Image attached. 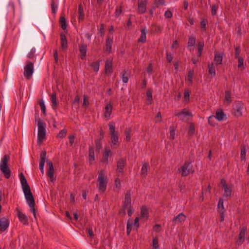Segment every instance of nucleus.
<instances>
[{
	"instance_id": "obj_4",
	"label": "nucleus",
	"mask_w": 249,
	"mask_h": 249,
	"mask_svg": "<svg viewBox=\"0 0 249 249\" xmlns=\"http://www.w3.org/2000/svg\"><path fill=\"white\" fill-rule=\"evenodd\" d=\"M98 181L99 182L98 186L99 191L102 193L105 192L107 188V178L104 175L103 171H101L99 173Z\"/></svg>"
},
{
	"instance_id": "obj_52",
	"label": "nucleus",
	"mask_w": 249,
	"mask_h": 249,
	"mask_svg": "<svg viewBox=\"0 0 249 249\" xmlns=\"http://www.w3.org/2000/svg\"><path fill=\"white\" fill-rule=\"evenodd\" d=\"M215 119L213 115H212L208 118V123L212 126H214L215 124Z\"/></svg>"
},
{
	"instance_id": "obj_59",
	"label": "nucleus",
	"mask_w": 249,
	"mask_h": 249,
	"mask_svg": "<svg viewBox=\"0 0 249 249\" xmlns=\"http://www.w3.org/2000/svg\"><path fill=\"white\" fill-rule=\"evenodd\" d=\"M154 4L156 7L164 4V0H155Z\"/></svg>"
},
{
	"instance_id": "obj_16",
	"label": "nucleus",
	"mask_w": 249,
	"mask_h": 249,
	"mask_svg": "<svg viewBox=\"0 0 249 249\" xmlns=\"http://www.w3.org/2000/svg\"><path fill=\"white\" fill-rule=\"evenodd\" d=\"M223 54L215 51L214 52V56L213 59V61L214 62V64L216 65H218L222 64V60H223Z\"/></svg>"
},
{
	"instance_id": "obj_6",
	"label": "nucleus",
	"mask_w": 249,
	"mask_h": 249,
	"mask_svg": "<svg viewBox=\"0 0 249 249\" xmlns=\"http://www.w3.org/2000/svg\"><path fill=\"white\" fill-rule=\"evenodd\" d=\"M38 136L37 142L40 144L42 140L45 139L46 135L45 124L39 119L37 122Z\"/></svg>"
},
{
	"instance_id": "obj_31",
	"label": "nucleus",
	"mask_w": 249,
	"mask_h": 249,
	"mask_svg": "<svg viewBox=\"0 0 249 249\" xmlns=\"http://www.w3.org/2000/svg\"><path fill=\"white\" fill-rule=\"evenodd\" d=\"M130 76V74L124 71L122 74L121 78L123 82L124 83H127L128 81L129 78Z\"/></svg>"
},
{
	"instance_id": "obj_28",
	"label": "nucleus",
	"mask_w": 249,
	"mask_h": 249,
	"mask_svg": "<svg viewBox=\"0 0 249 249\" xmlns=\"http://www.w3.org/2000/svg\"><path fill=\"white\" fill-rule=\"evenodd\" d=\"M51 100L52 103V107L55 109L58 106L57 100H56V94L53 93L51 96Z\"/></svg>"
},
{
	"instance_id": "obj_21",
	"label": "nucleus",
	"mask_w": 249,
	"mask_h": 249,
	"mask_svg": "<svg viewBox=\"0 0 249 249\" xmlns=\"http://www.w3.org/2000/svg\"><path fill=\"white\" fill-rule=\"evenodd\" d=\"M149 217V213L147 208L145 206H142L141 209V217L147 219Z\"/></svg>"
},
{
	"instance_id": "obj_12",
	"label": "nucleus",
	"mask_w": 249,
	"mask_h": 249,
	"mask_svg": "<svg viewBox=\"0 0 249 249\" xmlns=\"http://www.w3.org/2000/svg\"><path fill=\"white\" fill-rule=\"evenodd\" d=\"M126 165V160L121 159L119 160L117 162V169L116 171L117 172V176H119V173H121L122 174L123 173V170Z\"/></svg>"
},
{
	"instance_id": "obj_60",
	"label": "nucleus",
	"mask_w": 249,
	"mask_h": 249,
	"mask_svg": "<svg viewBox=\"0 0 249 249\" xmlns=\"http://www.w3.org/2000/svg\"><path fill=\"white\" fill-rule=\"evenodd\" d=\"M153 230L157 232H159L161 230V226L160 224H156L153 227Z\"/></svg>"
},
{
	"instance_id": "obj_53",
	"label": "nucleus",
	"mask_w": 249,
	"mask_h": 249,
	"mask_svg": "<svg viewBox=\"0 0 249 249\" xmlns=\"http://www.w3.org/2000/svg\"><path fill=\"white\" fill-rule=\"evenodd\" d=\"M41 110L44 115L46 114V107L43 100H41L39 103Z\"/></svg>"
},
{
	"instance_id": "obj_11",
	"label": "nucleus",
	"mask_w": 249,
	"mask_h": 249,
	"mask_svg": "<svg viewBox=\"0 0 249 249\" xmlns=\"http://www.w3.org/2000/svg\"><path fill=\"white\" fill-rule=\"evenodd\" d=\"M46 163L48 166L49 167V169L47 171V175L50 178L51 181H53L54 180V168L53 163L52 161L50 160H46Z\"/></svg>"
},
{
	"instance_id": "obj_9",
	"label": "nucleus",
	"mask_w": 249,
	"mask_h": 249,
	"mask_svg": "<svg viewBox=\"0 0 249 249\" xmlns=\"http://www.w3.org/2000/svg\"><path fill=\"white\" fill-rule=\"evenodd\" d=\"M16 211L19 221L25 225H28L29 222L27 216L22 213L19 208H17Z\"/></svg>"
},
{
	"instance_id": "obj_51",
	"label": "nucleus",
	"mask_w": 249,
	"mask_h": 249,
	"mask_svg": "<svg viewBox=\"0 0 249 249\" xmlns=\"http://www.w3.org/2000/svg\"><path fill=\"white\" fill-rule=\"evenodd\" d=\"M194 75V71L189 70L188 73L187 80L192 83L193 82V76Z\"/></svg>"
},
{
	"instance_id": "obj_64",
	"label": "nucleus",
	"mask_w": 249,
	"mask_h": 249,
	"mask_svg": "<svg viewBox=\"0 0 249 249\" xmlns=\"http://www.w3.org/2000/svg\"><path fill=\"white\" fill-rule=\"evenodd\" d=\"M166 59L169 63H171L173 60V56L170 53H167L166 54Z\"/></svg>"
},
{
	"instance_id": "obj_3",
	"label": "nucleus",
	"mask_w": 249,
	"mask_h": 249,
	"mask_svg": "<svg viewBox=\"0 0 249 249\" xmlns=\"http://www.w3.org/2000/svg\"><path fill=\"white\" fill-rule=\"evenodd\" d=\"M178 172L181 173V177H185L189 175L190 174L193 173V166L191 162L185 161L183 165L178 169Z\"/></svg>"
},
{
	"instance_id": "obj_37",
	"label": "nucleus",
	"mask_w": 249,
	"mask_h": 249,
	"mask_svg": "<svg viewBox=\"0 0 249 249\" xmlns=\"http://www.w3.org/2000/svg\"><path fill=\"white\" fill-rule=\"evenodd\" d=\"M223 199L222 198H220L219 199L217 204V210L219 212H225V210L223 205Z\"/></svg>"
},
{
	"instance_id": "obj_30",
	"label": "nucleus",
	"mask_w": 249,
	"mask_h": 249,
	"mask_svg": "<svg viewBox=\"0 0 249 249\" xmlns=\"http://www.w3.org/2000/svg\"><path fill=\"white\" fill-rule=\"evenodd\" d=\"M225 115L222 110H220L216 112L215 115L214 116V118L217 119L218 121H221L224 120Z\"/></svg>"
},
{
	"instance_id": "obj_8",
	"label": "nucleus",
	"mask_w": 249,
	"mask_h": 249,
	"mask_svg": "<svg viewBox=\"0 0 249 249\" xmlns=\"http://www.w3.org/2000/svg\"><path fill=\"white\" fill-rule=\"evenodd\" d=\"M34 64L29 62L24 67V75L27 79H30L34 72Z\"/></svg>"
},
{
	"instance_id": "obj_10",
	"label": "nucleus",
	"mask_w": 249,
	"mask_h": 249,
	"mask_svg": "<svg viewBox=\"0 0 249 249\" xmlns=\"http://www.w3.org/2000/svg\"><path fill=\"white\" fill-rule=\"evenodd\" d=\"M131 194L130 190L126 191L125 194L124 201L123 205V207L124 209H127V208L131 207Z\"/></svg>"
},
{
	"instance_id": "obj_46",
	"label": "nucleus",
	"mask_w": 249,
	"mask_h": 249,
	"mask_svg": "<svg viewBox=\"0 0 249 249\" xmlns=\"http://www.w3.org/2000/svg\"><path fill=\"white\" fill-rule=\"evenodd\" d=\"M246 149L245 146H242L241 147V160H244L246 158Z\"/></svg>"
},
{
	"instance_id": "obj_35",
	"label": "nucleus",
	"mask_w": 249,
	"mask_h": 249,
	"mask_svg": "<svg viewBox=\"0 0 249 249\" xmlns=\"http://www.w3.org/2000/svg\"><path fill=\"white\" fill-rule=\"evenodd\" d=\"M60 23L61 27L63 30H65L67 28L66 20L64 14H62L60 18Z\"/></svg>"
},
{
	"instance_id": "obj_61",
	"label": "nucleus",
	"mask_w": 249,
	"mask_h": 249,
	"mask_svg": "<svg viewBox=\"0 0 249 249\" xmlns=\"http://www.w3.org/2000/svg\"><path fill=\"white\" fill-rule=\"evenodd\" d=\"M189 96H190V91L188 90H185L184 93V100L186 101H189Z\"/></svg>"
},
{
	"instance_id": "obj_24",
	"label": "nucleus",
	"mask_w": 249,
	"mask_h": 249,
	"mask_svg": "<svg viewBox=\"0 0 249 249\" xmlns=\"http://www.w3.org/2000/svg\"><path fill=\"white\" fill-rule=\"evenodd\" d=\"M87 46L86 44H81L79 47V51L81 53V58L84 59L86 55Z\"/></svg>"
},
{
	"instance_id": "obj_34",
	"label": "nucleus",
	"mask_w": 249,
	"mask_h": 249,
	"mask_svg": "<svg viewBox=\"0 0 249 249\" xmlns=\"http://www.w3.org/2000/svg\"><path fill=\"white\" fill-rule=\"evenodd\" d=\"M176 127L174 125H172L170 126L169 128V132H170V139L172 140H174L176 136Z\"/></svg>"
},
{
	"instance_id": "obj_17",
	"label": "nucleus",
	"mask_w": 249,
	"mask_h": 249,
	"mask_svg": "<svg viewBox=\"0 0 249 249\" xmlns=\"http://www.w3.org/2000/svg\"><path fill=\"white\" fill-rule=\"evenodd\" d=\"M113 44V38H110L108 36L106 41V52L110 53L111 52L112 45Z\"/></svg>"
},
{
	"instance_id": "obj_63",
	"label": "nucleus",
	"mask_w": 249,
	"mask_h": 249,
	"mask_svg": "<svg viewBox=\"0 0 249 249\" xmlns=\"http://www.w3.org/2000/svg\"><path fill=\"white\" fill-rule=\"evenodd\" d=\"M99 33L101 34V36H103L105 34V27L104 24H101L100 25Z\"/></svg>"
},
{
	"instance_id": "obj_22",
	"label": "nucleus",
	"mask_w": 249,
	"mask_h": 249,
	"mask_svg": "<svg viewBox=\"0 0 249 249\" xmlns=\"http://www.w3.org/2000/svg\"><path fill=\"white\" fill-rule=\"evenodd\" d=\"M224 189V194L223 195L224 197H230L232 192V186H225L223 188Z\"/></svg>"
},
{
	"instance_id": "obj_18",
	"label": "nucleus",
	"mask_w": 249,
	"mask_h": 249,
	"mask_svg": "<svg viewBox=\"0 0 249 249\" xmlns=\"http://www.w3.org/2000/svg\"><path fill=\"white\" fill-rule=\"evenodd\" d=\"M112 104L111 102L106 104L104 114V116L106 118H108L110 117L112 112Z\"/></svg>"
},
{
	"instance_id": "obj_45",
	"label": "nucleus",
	"mask_w": 249,
	"mask_h": 249,
	"mask_svg": "<svg viewBox=\"0 0 249 249\" xmlns=\"http://www.w3.org/2000/svg\"><path fill=\"white\" fill-rule=\"evenodd\" d=\"M152 247L154 249H159V240H158V238L155 237L153 239Z\"/></svg>"
},
{
	"instance_id": "obj_33",
	"label": "nucleus",
	"mask_w": 249,
	"mask_h": 249,
	"mask_svg": "<svg viewBox=\"0 0 249 249\" xmlns=\"http://www.w3.org/2000/svg\"><path fill=\"white\" fill-rule=\"evenodd\" d=\"M148 168L149 164L148 163H143L141 171V175L145 177L147 174Z\"/></svg>"
},
{
	"instance_id": "obj_36",
	"label": "nucleus",
	"mask_w": 249,
	"mask_h": 249,
	"mask_svg": "<svg viewBox=\"0 0 249 249\" xmlns=\"http://www.w3.org/2000/svg\"><path fill=\"white\" fill-rule=\"evenodd\" d=\"M246 231V230L244 228H243L240 231L238 239L240 242H241V244L244 242Z\"/></svg>"
},
{
	"instance_id": "obj_55",
	"label": "nucleus",
	"mask_w": 249,
	"mask_h": 249,
	"mask_svg": "<svg viewBox=\"0 0 249 249\" xmlns=\"http://www.w3.org/2000/svg\"><path fill=\"white\" fill-rule=\"evenodd\" d=\"M89 105V97L88 96L84 95L83 96V106L87 107Z\"/></svg>"
},
{
	"instance_id": "obj_58",
	"label": "nucleus",
	"mask_w": 249,
	"mask_h": 249,
	"mask_svg": "<svg viewBox=\"0 0 249 249\" xmlns=\"http://www.w3.org/2000/svg\"><path fill=\"white\" fill-rule=\"evenodd\" d=\"M122 11V6H120L119 7H117L115 12V16L116 17H118L119 15L121 14Z\"/></svg>"
},
{
	"instance_id": "obj_38",
	"label": "nucleus",
	"mask_w": 249,
	"mask_h": 249,
	"mask_svg": "<svg viewBox=\"0 0 249 249\" xmlns=\"http://www.w3.org/2000/svg\"><path fill=\"white\" fill-rule=\"evenodd\" d=\"M225 101L230 104L231 102V93L229 90H226L225 92Z\"/></svg>"
},
{
	"instance_id": "obj_19",
	"label": "nucleus",
	"mask_w": 249,
	"mask_h": 249,
	"mask_svg": "<svg viewBox=\"0 0 249 249\" xmlns=\"http://www.w3.org/2000/svg\"><path fill=\"white\" fill-rule=\"evenodd\" d=\"M105 72L110 73L112 72V61L111 59H107L105 62Z\"/></svg>"
},
{
	"instance_id": "obj_41",
	"label": "nucleus",
	"mask_w": 249,
	"mask_h": 249,
	"mask_svg": "<svg viewBox=\"0 0 249 249\" xmlns=\"http://www.w3.org/2000/svg\"><path fill=\"white\" fill-rule=\"evenodd\" d=\"M99 66L100 64L98 61L93 62L90 64V66L92 67L93 71L96 72H97L99 71Z\"/></svg>"
},
{
	"instance_id": "obj_47",
	"label": "nucleus",
	"mask_w": 249,
	"mask_h": 249,
	"mask_svg": "<svg viewBox=\"0 0 249 249\" xmlns=\"http://www.w3.org/2000/svg\"><path fill=\"white\" fill-rule=\"evenodd\" d=\"M196 44V38L194 36H191L189 38L188 42V46H193Z\"/></svg>"
},
{
	"instance_id": "obj_20",
	"label": "nucleus",
	"mask_w": 249,
	"mask_h": 249,
	"mask_svg": "<svg viewBox=\"0 0 249 249\" xmlns=\"http://www.w3.org/2000/svg\"><path fill=\"white\" fill-rule=\"evenodd\" d=\"M186 116H192V114L191 112L188 111L186 109L184 108L181 111L178 112H176L175 115L178 116L180 120H183V118L182 117V115Z\"/></svg>"
},
{
	"instance_id": "obj_62",
	"label": "nucleus",
	"mask_w": 249,
	"mask_h": 249,
	"mask_svg": "<svg viewBox=\"0 0 249 249\" xmlns=\"http://www.w3.org/2000/svg\"><path fill=\"white\" fill-rule=\"evenodd\" d=\"M164 16L166 18H170L172 17V13L170 10H167L164 13Z\"/></svg>"
},
{
	"instance_id": "obj_44",
	"label": "nucleus",
	"mask_w": 249,
	"mask_h": 249,
	"mask_svg": "<svg viewBox=\"0 0 249 249\" xmlns=\"http://www.w3.org/2000/svg\"><path fill=\"white\" fill-rule=\"evenodd\" d=\"M102 140H100L99 139L96 140L95 141V145H96V151L98 153L100 152V149L102 147V144L101 143V141Z\"/></svg>"
},
{
	"instance_id": "obj_2",
	"label": "nucleus",
	"mask_w": 249,
	"mask_h": 249,
	"mask_svg": "<svg viewBox=\"0 0 249 249\" xmlns=\"http://www.w3.org/2000/svg\"><path fill=\"white\" fill-rule=\"evenodd\" d=\"M10 160V156L8 155H4L1 159L0 163V170L6 178H10L11 176V171L9 168L8 162Z\"/></svg>"
},
{
	"instance_id": "obj_43",
	"label": "nucleus",
	"mask_w": 249,
	"mask_h": 249,
	"mask_svg": "<svg viewBox=\"0 0 249 249\" xmlns=\"http://www.w3.org/2000/svg\"><path fill=\"white\" fill-rule=\"evenodd\" d=\"M208 23V20L207 19H202L200 21V25L201 28L204 31H205L206 30V25Z\"/></svg>"
},
{
	"instance_id": "obj_32",
	"label": "nucleus",
	"mask_w": 249,
	"mask_h": 249,
	"mask_svg": "<svg viewBox=\"0 0 249 249\" xmlns=\"http://www.w3.org/2000/svg\"><path fill=\"white\" fill-rule=\"evenodd\" d=\"M78 15H79V20H82L84 18V13L83 10V7L82 4H80L78 5Z\"/></svg>"
},
{
	"instance_id": "obj_26",
	"label": "nucleus",
	"mask_w": 249,
	"mask_h": 249,
	"mask_svg": "<svg viewBox=\"0 0 249 249\" xmlns=\"http://www.w3.org/2000/svg\"><path fill=\"white\" fill-rule=\"evenodd\" d=\"M60 38L61 45L62 49H67L68 47V44L66 36L64 34H61L60 35Z\"/></svg>"
},
{
	"instance_id": "obj_23",
	"label": "nucleus",
	"mask_w": 249,
	"mask_h": 249,
	"mask_svg": "<svg viewBox=\"0 0 249 249\" xmlns=\"http://www.w3.org/2000/svg\"><path fill=\"white\" fill-rule=\"evenodd\" d=\"M46 151H42L40 154L39 167H44L46 158Z\"/></svg>"
},
{
	"instance_id": "obj_39",
	"label": "nucleus",
	"mask_w": 249,
	"mask_h": 249,
	"mask_svg": "<svg viewBox=\"0 0 249 249\" xmlns=\"http://www.w3.org/2000/svg\"><path fill=\"white\" fill-rule=\"evenodd\" d=\"M147 100L149 102L148 104H151L152 102V91L151 89H148L146 91Z\"/></svg>"
},
{
	"instance_id": "obj_48",
	"label": "nucleus",
	"mask_w": 249,
	"mask_h": 249,
	"mask_svg": "<svg viewBox=\"0 0 249 249\" xmlns=\"http://www.w3.org/2000/svg\"><path fill=\"white\" fill-rule=\"evenodd\" d=\"M195 125L193 124H191L189 126L188 134L189 136H192L195 133Z\"/></svg>"
},
{
	"instance_id": "obj_29",
	"label": "nucleus",
	"mask_w": 249,
	"mask_h": 249,
	"mask_svg": "<svg viewBox=\"0 0 249 249\" xmlns=\"http://www.w3.org/2000/svg\"><path fill=\"white\" fill-rule=\"evenodd\" d=\"M89 159L90 163H91L95 160L94 148L92 146H89Z\"/></svg>"
},
{
	"instance_id": "obj_15",
	"label": "nucleus",
	"mask_w": 249,
	"mask_h": 249,
	"mask_svg": "<svg viewBox=\"0 0 249 249\" xmlns=\"http://www.w3.org/2000/svg\"><path fill=\"white\" fill-rule=\"evenodd\" d=\"M186 219V216L183 213H180L175 216L173 219L172 222L174 224L177 223H182Z\"/></svg>"
},
{
	"instance_id": "obj_7",
	"label": "nucleus",
	"mask_w": 249,
	"mask_h": 249,
	"mask_svg": "<svg viewBox=\"0 0 249 249\" xmlns=\"http://www.w3.org/2000/svg\"><path fill=\"white\" fill-rule=\"evenodd\" d=\"M244 108V104L240 101H236L233 106V114L237 117L242 115V110Z\"/></svg>"
},
{
	"instance_id": "obj_56",
	"label": "nucleus",
	"mask_w": 249,
	"mask_h": 249,
	"mask_svg": "<svg viewBox=\"0 0 249 249\" xmlns=\"http://www.w3.org/2000/svg\"><path fill=\"white\" fill-rule=\"evenodd\" d=\"M240 52H241V49H240V47H236L235 48V58H238L241 57L239 56Z\"/></svg>"
},
{
	"instance_id": "obj_13",
	"label": "nucleus",
	"mask_w": 249,
	"mask_h": 249,
	"mask_svg": "<svg viewBox=\"0 0 249 249\" xmlns=\"http://www.w3.org/2000/svg\"><path fill=\"white\" fill-rule=\"evenodd\" d=\"M9 226V219L6 217L0 218V231L1 232L5 231Z\"/></svg>"
},
{
	"instance_id": "obj_25",
	"label": "nucleus",
	"mask_w": 249,
	"mask_h": 249,
	"mask_svg": "<svg viewBox=\"0 0 249 249\" xmlns=\"http://www.w3.org/2000/svg\"><path fill=\"white\" fill-rule=\"evenodd\" d=\"M141 34L140 37L138 40V42L143 43L146 42V33L147 31L145 29H142L141 30Z\"/></svg>"
},
{
	"instance_id": "obj_40",
	"label": "nucleus",
	"mask_w": 249,
	"mask_h": 249,
	"mask_svg": "<svg viewBox=\"0 0 249 249\" xmlns=\"http://www.w3.org/2000/svg\"><path fill=\"white\" fill-rule=\"evenodd\" d=\"M131 129L130 128H126L125 130V139L127 142H129L131 139Z\"/></svg>"
},
{
	"instance_id": "obj_42",
	"label": "nucleus",
	"mask_w": 249,
	"mask_h": 249,
	"mask_svg": "<svg viewBox=\"0 0 249 249\" xmlns=\"http://www.w3.org/2000/svg\"><path fill=\"white\" fill-rule=\"evenodd\" d=\"M218 4L215 3L213 4L211 7V14L213 16H214L216 14L217 10L218 8Z\"/></svg>"
},
{
	"instance_id": "obj_57",
	"label": "nucleus",
	"mask_w": 249,
	"mask_h": 249,
	"mask_svg": "<svg viewBox=\"0 0 249 249\" xmlns=\"http://www.w3.org/2000/svg\"><path fill=\"white\" fill-rule=\"evenodd\" d=\"M51 8H52V12L53 14H55L56 10L57 9V6L55 5L54 1L53 0H52L51 1Z\"/></svg>"
},
{
	"instance_id": "obj_49",
	"label": "nucleus",
	"mask_w": 249,
	"mask_h": 249,
	"mask_svg": "<svg viewBox=\"0 0 249 249\" xmlns=\"http://www.w3.org/2000/svg\"><path fill=\"white\" fill-rule=\"evenodd\" d=\"M111 155V151H110L109 148L106 147L105 148V151L103 154V156L107 159L108 158L109 155Z\"/></svg>"
},
{
	"instance_id": "obj_5",
	"label": "nucleus",
	"mask_w": 249,
	"mask_h": 249,
	"mask_svg": "<svg viewBox=\"0 0 249 249\" xmlns=\"http://www.w3.org/2000/svg\"><path fill=\"white\" fill-rule=\"evenodd\" d=\"M111 143L114 145L118 144L119 133L115 131V123L111 122L108 124Z\"/></svg>"
},
{
	"instance_id": "obj_27",
	"label": "nucleus",
	"mask_w": 249,
	"mask_h": 249,
	"mask_svg": "<svg viewBox=\"0 0 249 249\" xmlns=\"http://www.w3.org/2000/svg\"><path fill=\"white\" fill-rule=\"evenodd\" d=\"M208 71L209 73L211 75L212 77H213L215 76V70L214 64L211 63L208 64Z\"/></svg>"
},
{
	"instance_id": "obj_1",
	"label": "nucleus",
	"mask_w": 249,
	"mask_h": 249,
	"mask_svg": "<svg viewBox=\"0 0 249 249\" xmlns=\"http://www.w3.org/2000/svg\"><path fill=\"white\" fill-rule=\"evenodd\" d=\"M19 177L22 188L24 192L27 203L30 207L31 211L33 213L34 217L36 218V210L35 209V201L31 192L30 187L28 185L27 181L23 173H21L20 174Z\"/></svg>"
},
{
	"instance_id": "obj_14",
	"label": "nucleus",
	"mask_w": 249,
	"mask_h": 249,
	"mask_svg": "<svg viewBox=\"0 0 249 249\" xmlns=\"http://www.w3.org/2000/svg\"><path fill=\"white\" fill-rule=\"evenodd\" d=\"M138 3V13L140 14L144 13L146 9L147 0H140Z\"/></svg>"
},
{
	"instance_id": "obj_54",
	"label": "nucleus",
	"mask_w": 249,
	"mask_h": 249,
	"mask_svg": "<svg viewBox=\"0 0 249 249\" xmlns=\"http://www.w3.org/2000/svg\"><path fill=\"white\" fill-rule=\"evenodd\" d=\"M238 68H243L244 69V59L241 57L240 58H238Z\"/></svg>"
},
{
	"instance_id": "obj_50",
	"label": "nucleus",
	"mask_w": 249,
	"mask_h": 249,
	"mask_svg": "<svg viewBox=\"0 0 249 249\" xmlns=\"http://www.w3.org/2000/svg\"><path fill=\"white\" fill-rule=\"evenodd\" d=\"M67 130L65 129L61 130L58 134L57 137L61 139L65 137L67 134Z\"/></svg>"
}]
</instances>
